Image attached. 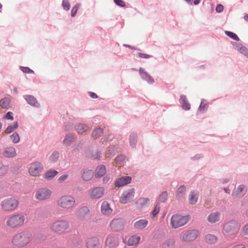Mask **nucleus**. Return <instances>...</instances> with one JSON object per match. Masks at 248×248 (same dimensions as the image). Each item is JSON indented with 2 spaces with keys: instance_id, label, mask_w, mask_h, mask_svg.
<instances>
[{
  "instance_id": "1",
  "label": "nucleus",
  "mask_w": 248,
  "mask_h": 248,
  "mask_svg": "<svg viewBox=\"0 0 248 248\" xmlns=\"http://www.w3.org/2000/svg\"><path fill=\"white\" fill-rule=\"evenodd\" d=\"M32 240L31 234L26 232L16 233L12 239V244L17 247H24Z\"/></svg>"
},
{
  "instance_id": "2",
  "label": "nucleus",
  "mask_w": 248,
  "mask_h": 248,
  "mask_svg": "<svg viewBox=\"0 0 248 248\" xmlns=\"http://www.w3.org/2000/svg\"><path fill=\"white\" fill-rule=\"evenodd\" d=\"M25 216L20 213L10 216L7 219L6 225L11 228H18L22 226L25 221Z\"/></svg>"
},
{
  "instance_id": "3",
  "label": "nucleus",
  "mask_w": 248,
  "mask_h": 248,
  "mask_svg": "<svg viewBox=\"0 0 248 248\" xmlns=\"http://www.w3.org/2000/svg\"><path fill=\"white\" fill-rule=\"evenodd\" d=\"M59 207L63 209H70L76 205L75 199L70 195H62L57 202Z\"/></svg>"
},
{
  "instance_id": "4",
  "label": "nucleus",
  "mask_w": 248,
  "mask_h": 248,
  "mask_svg": "<svg viewBox=\"0 0 248 248\" xmlns=\"http://www.w3.org/2000/svg\"><path fill=\"white\" fill-rule=\"evenodd\" d=\"M19 205V202L15 198H9L3 200L0 206L2 210L5 212H11L16 210Z\"/></svg>"
},
{
  "instance_id": "5",
  "label": "nucleus",
  "mask_w": 248,
  "mask_h": 248,
  "mask_svg": "<svg viewBox=\"0 0 248 248\" xmlns=\"http://www.w3.org/2000/svg\"><path fill=\"white\" fill-rule=\"evenodd\" d=\"M188 220L189 217L187 216L174 215L171 218L170 225L172 228L176 229L185 225Z\"/></svg>"
},
{
  "instance_id": "6",
  "label": "nucleus",
  "mask_w": 248,
  "mask_h": 248,
  "mask_svg": "<svg viewBox=\"0 0 248 248\" xmlns=\"http://www.w3.org/2000/svg\"><path fill=\"white\" fill-rule=\"evenodd\" d=\"M69 227V225L67 221L59 220L51 224L50 228L55 232H63Z\"/></svg>"
},
{
  "instance_id": "7",
  "label": "nucleus",
  "mask_w": 248,
  "mask_h": 248,
  "mask_svg": "<svg viewBox=\"0 0 248 248\" xmlns=\"http://www.w3.org/2000/svg\"><path fill=\"white\" fill-rule=\"evenodd\" d=\"M52 191L46 187L38 189L35 194V198L39 201H45L49 199L52 195Z\"/></svg>"
},
{
  "instance_id": "8",
  "label": "nucleus",
  "mask_w": 248,
  "mask_h": 248,
  "mask_svg": "<svg viewBox=\"0 0 248 248\" xmlns=\"http://www.w3.org/2000/svg\"><path fill=\"white\" fill-rule=\"evenodd\" d=\"M105 194V189L102 186L95 187L90 190L89 196L93 200L99 199L103 197Z\"/></svg>"
},
{
  "instance_id": "9",
  "label": "nucleus",
  "mask_w": 248,
  "mask_h": 248,
  "mask_svg": "<svg viewBox=\"0 0 248 248\" xmlns=\"http://www.w3.org/2000/svg\"><path fill=\"white\" fill-rule=\"evenodd\" d=\"M42 164L38 162H33L30 165L29 172L31 176H36L43 170Z\"/></svg>"
},
{
  "instance_id": "10",
  "label": "nucleus",
  "mask_w": 248,
  "mask_h": 248,
  "mask_svg": "<svg viewBox=\"0 0 248 248\" xmlns=\"http://www.w3.org/2000/svg\"><path fill=\"white\" fill-rule=\"evenodd\" d=\"M135 192L133 188L124 191L120 198V201L122 203L126 204L132 201L134 197Z\"/></svg>"
},
{
  "instance_id": "11",
  "label": "nucleus",
  "mask_w": 248,
  "mask_h": 248,
  "mask_svg": "<svg viewBox=\"0 0 248 248\" xmlns=\"http://www.w3.org/2000/svg\"><path fill=\"white\" fill-rule=\"evenodd\" d=\"M124 224V221L122 219H114L110 222V227L113 231H118L123 228Z\"/></svg>"
},
{
  "instance_id": "12",
  "label": "nucleus",
  "mask_w": 248,
  "mask_h": 248,
  "mask_svg": "<svg viewBox=\"0 0 248 248\" xmlns=\"http://www.w3.org/2000/svg\"><path fill=\"white\" fill-rule=\"evenodd\" d=\"M198 236V231L192 230L183 233L182 234V239L185 241H190L195 240Z\"/></svg>"
},
{
  "instance_id": "13",
  "label": "nucleus",
  "mask_w": 248,
  "mask_h": 248,
  "mask_svg": "<svg viewBox=\"0 0 248 248\" xmlns=\"http://www.w3.org/2000/svg\"><path fill=\"white\" fill-rule=\"evenodd\" d=\"M247 189L245 186L240 185L233 190L232 196L234 198H238L243 196L246 193Z\"/></svg>"
},
{
  "instance_id": "14",
  "label": "nucleus",
  "mask_w": 248,
  "mask_h": 248,
  "mask_svg": "<svg viewBox=\"0 0 248 248\" xmlns=\"http://www.w3.org/2000/svg\"><path fill=\"white\" fill-rule=\"evenodd\" d=\"M131 181V178L129 176H124L118 179L115 182L116 187H121L129 184Z\"/></svg>"
},
{
  "instance_id": "15",
  "label": "nucleus",
  "mask_w": 248,
  "mask_h": 248,
  "mask_svg": "<svg viewBox=\"0 0 248 248\" xmlns=\"http://www.w3.org/2000/svg\"><path fill=\"white\" fill-rule=\"evenodd\" d=\"M24 98L30 105L36 108L40 106L39 103L33 96L26 95L24 96Z\"/></svg>"
},
{
  "instance_id": "16",
  "label": "nucleus",
  "mask_w": 248,
  "mask_h": 248,
  "mask_svg": "<svg viewBox=\"0 0 248 248\" xmlns=\"http://www.w3.org/2000/svg\"><path fill=\"white\" fill-rule=\"evenodd\" d=\"M149 200L147 198H140L136 202L137 208L138 209H141L148 205Z\"/></svg>"
},
{
  "instance_id": "17",
  "label": "nucleus",
  "mask_w": 248,
  "mask_h": 248,
  "mask_svg": "<svg viewBox=\"0 0 248 248\" xmlns=\"http://www.w3.org/2000/svg\"><path fill=\"white\" fill-rule=\"evenodd\" d=\"M101 213L105 215H108L112 213V209L107 202H103L101 207Z\"/></svg>"
},
{
  "instance_id": "18",
  "label": "nucleus",
  "mask_w": 248,
  "mask_h": 248,
  "mask_svg": "<svg viewBox=\"0 0 248 248\" xmlns=\"http://www.w3.org/2000/svg\"><path fill=\"white\" fill-rule=\"evenodd\" d=\"M148 224V221L145 219H140L136 221L134 225L135 228L137 229H143L145 228Z\"/></svg>"
},
{
  "instance_id": "19",
  "label": "nucleus",
  "mask_w": 248,
  "mask_h": 248,
  "mask_svg": "<svg viewBox=\"0 0 248 248\" xmlns=\"http://www.w3.org/2000/svg\"><path fill=\"white\" fill-rule=\"evenodd\" d=\"M16 155L15 149L12 147L6 148L3 152V155L6 157H13Z\"/></svg>"
},
{
  "instance_id": "20",
  "label": "nucleus",
  "mask_w": 248,
  "mask_h": 248,
  "mask_svg": "<svg viewBox=\"0 0 248 248\" xmlns=\"http://www.w3.org/2000/svg\"><path fill=\"white\" fill-rule=\"evenodd\" d=\"M106 173V169L104 165L98 166L95 170V176L97 178L102 177Z\"/></svg>"
},
{
  "instance_id": "21",
  "label": "nucleus",
  "mask_w": 248,
  "mask_h": 248,
  "mask_svg": "<svg viewBox=\"0 0 248 248\" xmlns=\"http://www.w3.org/2000/svg\"><path fill=\"white\" fill-rule=\"evenodd\" d=\"M88 248H95L99 245V240L97 238L89 239L86 242Z\"/></svg>"
},
{
  "instance_id": "22",
  "label": "nucleus",
  "mask_w": 248,
  "mask_h": 248,
  "mask_svg": "<svg viewBox=\"0 0 248 248\" xmlns=\"http://www.w3.org/2000/svg\"><path fill=\"white\" fill-rule=\"evenodd\" d=\"M140 240V236L133 235L130 237L127 241V245L130 246H136Z\"/></svg>"
},
{
  "instance_id": "23",
  "label": "nucleus",
  "mask_w": 248,
  "mask_h": 248,
  "mask_svg": "<svg viewBox=\"0 0 248 248\" xmlns=\"http://www.w3.org/2000/svg\"><path fill=\"white\" fill-rule=\"evenodd\" d=\"M219 216L220 214L218 212L212 213L208 216L207 220L209 222L214 223L219 220Z\"/></svg>"
},
{
  "instance_id": "24",
  "label": "nucleus",
  "mask_w": 248,
  "mask_h": 248,
  "mask_svg": "<svg viewBox=\"0 0 248 248\" xmlns=\"http://www.w3.org/2000/svg\"><path fill=\"white\" fill-rule=\"evenodd\" d=\"M182 108L185 110H189L190 108V104L187 102L185 96L182 95L180 100Z\"/></svg>"
},
{
  "instance_id": "25",
  "label": "nucleus",
  "mask_w": 248,
  "mask_h": 248,
  "mask_svg": "<svg viewBox=\"0 0 248 248\" xmlns=\"http://www.w3.org/2000/svg\"><path fill=\"white\" fill-rule=\"evenodd\" d=\"M10 99L8 97H5L0 101V106L2 108H8L10 107Z\"/></svg>"
},
{
  "instance_id": "26",
  "label": "nucleus",
  "mask_w": 248,
  "mask_h": 248,
  "mask_svg": "<svg viewBox=\"0 0 248 248\" xmlns=\"http://www.w3.org/2000/svg\"><path fill=\"white\" fill-rule=\"evenodd\" d=\"M93 176V172L91 170H87L84 171L82 173V178L85 181L90 180Z\"/></svg>"
},
{
  "instance_id": "27",
  "label": "nucleus",
  "mask_w": 248,
  "mask_h": 248,
  "mask_svg": "<svg viewBox=\"0 0 248 248\" xmlns=\"http://www.w3.org/2000/svg\"><path fill=\"white\" fill-rule=\"evenodd\" d=\"M58 172L57 170H50L45 173L44 176L46 179H51L54 177L58 174Z\"/></svg>"
},
{
  "instance_id": "28",
  "label": "nucleus",
  "mask_w": 248,
  "mask_h": 248,
  "mask_svg": "<svg viewBox=\"0 0 248 248\" xmlns=\"http://www.w3.org/2000/svg\"><path fill=\"white\" fill-rule=\"evenodd\" d=\"M236 50L248 57V49L241 44H239L236 46Z\"/></svg>"
},
{
  "instance_id": "29",
  "label": "nucleus",
  "mask_w": 248,
  "mask_h": 248,
  "mask_svg": "<svg viewBox=\"0 0 248 248\" xmlns=\"http://www.w3.org/2000/svg\"><path fill=\"white\" fill-rule=\"evenodd\" d=\"M205 241L209 244H213L217 242V238L215 235L209 234L206 235Z\"/></svg>"
},
{
  "instance_id": "30",
  "label": "nucleus",
  "mask_w": 248,
  "mask_h": 248,
  "mask_svg": "<svg viewBox=\"0 0 248 248\" xmlns=\"http://www.w3.org/2000/svg\"><path fill=\"white\" fill-rule=\"evenodd\" d=\"M88 129V127L85 124H79L76 126V130L78 133H82Z\"/></svg>"
},
{
  "instance_id": "31",
  "label": "nucleus",
  "mask_w": 248,
  "mask_h": 248,
  "mask_svg": "<svg viewBox=\"0 0 248 248\" xmlns=\"http://www.w3.org/2000/svg\"><path fill=\"white\" fill-rule=\"evenodd\" d=\"M198 194L194 192H191L189 196V202L191 204L196 203L198 200Z\"/></svg>"
},
{
  "instance_id": "32",
  "label": "nucleus",
  "mask_w": 248,
  "mask_h": 248,
  "mask_svg": "<svg viewBox=\"0 0 248 248\" xmlns=\"http://www.w3.org/2000/svg\"><path fill=\"white\" fill-rule=\"evenodd\" d=\"M186 191V187L183 186H181L178 189V190L177 191L176 195V197L177 198H181L182 197H183L184 195L185 194Z\"/></svg>"
},
{
  "instance_id": "33",
  "label": "nucleus",
  "mask_w": 248,
  "mask_h": 248,
  "mask_svg": "<svg viewBox=\"0 0 248 248\" xmlns=\"http://www.w3.org/2000/svg\"><path fill=\"white\" fill-rule=\"evenodd\" d=\"M18 126L17 122H15L13 125H9L4 131V133L9 134L15 130Z\"/></svg>"
},
{
  "instance_id": "34",
  "label": "nucleus",
  "mask_w": 248,
  "mask_h": 248,
  "mask_svg": "<svg viewBox=\"0 0 248 248\" xmlns=\"http://www.w3.org/2000/svg\"><path fill=\"white\" fill-rule=\"evenodd\" d=\"M74 137L72 135H67L63 140V144L66 146L69 145L74 141Z\"/></svg>"
},
{
  "instance_id": "35",
  "label": "nucleus",
  "mask_w": 248,
  "mask_h": 248,
  "mask_svg": "<svg viewBox=\"0 0 248 248\" xmlns=\"http://www.w3.org/2000/svg\"><path fill=\"white\" fill-rule=\"evenodd\" d=\"M137 136L136 134H132L130 136L129 141L130 145L132 147H134L136 145L137 141Z\"/></svg>"
},
{
  "instance_id": "36",
  "label": "nucleus",
  "mask_w": 248,
  "mask_h": 248,
  "mask_svg": "<svg viewBox=\"0 0 248 248\" xmlns=\"http://www.w3.org/2000/svg\"><path fill=\"white\" fill-rule=\"evenodd\" d=\"M208 103L206 101L203 100L201 102L200 106L199 108V110L201 112L204 111L207 109Z\"/></svg>"
},
{
  "instance_id": "37",
  "label": "nucleus",
  "mask_w": 248,
  "mask_h": 248,
  "mask_svg": "<svg viewBox=\"0 0 248 248\" xmlns=\"http://www.w3.org/2000/svg\"><path fill=\"white\" fill-rule=\"evenodd\" d=\"M225 33L228 36L230 37L234 40L237 41L239 40L238 37L233 32L229 31H225Z\"/></svg>"
},
{
  "instance_id": "38",
  "label": "nucleus",
  "mask_w": 248,
  "mask_h": 248,
  "mask_svg": "<svg viewBox=\"0 0 248 248\" xmlns=\"http://www.w3.org/2000/svg\"><path fill=\"white\" fill-rule=\"evenodd\" d=\"M10 138L12 141L15 143H17L19 141L20 138L19 135L17 133H14L10 136Z\"/></svg>"
},
{
  "instance_id": "39",
  "label": "nucleus",
  "mask_w": 248,
  "mask_h": 248,
  "mask_svg": "<svg viewBox=\"0 0 248 248\" xmlns=\"http://www.w3.org/2000/svg\"><path fill=\"white\" fill-rule=\"evenodd\" d=\"M103 134V129L99 128L93 130V136L95 138H97L102 135Z\"/></svg>"
},
{
  "instance_id": "40",
  "label": "nucleus",
  "mask_w": 248,
  "mask_h": 248,
  "mask_svg": "<svg viewBox=\"0 0 248 248\" xmlns=\"http://www.w3.org/2000/svg\"><path fill=\"white\" fill-rule=\"evenodd\" d=\"M88 155L93 160H98L100 158V154L99 152H95L94 153L91 155L88 154Z\"/></svg>"
},
{
  "instance_id": "41",
  "label": "nucleus",
  "mask_w": 248,
  "mask_h": 248,
  "mask_svg": "<svg viewBox=\"0 0 248 248\" xmlns=\"http://www.w3.org/2000/svg\"><path fill=\"white\" fill-rule=\"evenodd\" d=\"M168 193L166 191L163 192L159 196L158 200L161 202H164L167 200Z\"/></svg>"
},
{
  "instance_id": "42",
  "label": "nucleus",
  "mask_w": 248,
  "mask_h": 248,
  "mask_svg": "<svg viewBox=\"0 0 248 248\" xmlns=\"http://www.w3.org/2000/svg\"><path fill=\"white\" fill-rule=\"evenodd\" d=\"M59 156V155L57 152H54L50 157V161L51 162H54L57 160Z\"/></svg>"
},
{
  "instance_id": "43",
  "label": "nucleus",
  "mask_w": 248,
  "mask_h": 248,
  "mask_svg": "<svg viewBox=\"0 0 248 248\" xmlns=\"http://www.w3.org/2000/svg\"><path fill=\"white\" fill-rule=\"evenodd\" d=\"M62 6L65 10H68L70 9V4L68 0H63Z\"/></svg>"
},
{
  "instance_id": "44",
  "label": "nucleus",
  "mask_w": 248,
  "mask_h": 248,
  "mask_svg": "<svg viewBox=\"0 0 248 248\" xmlns=\"http://www.w3.org/2000/svg\"><path fill=\"white\" fill-rule=\"evenodd\" d=\"M142 78L147 80L149 83L152 84L154 82V80L153 78L149 75L148 74H146L145 76H143Z\"/></svg>"
},
{
  "instance_id": "45",
  "label": "nucleus",
  "mask_w": 248,
  "mask_h": 248,
  "mask_svg": "<svg viewBox=\"0 0 248 248\" xmlns=\"http://www.w3.org/2000/svg\"><path fill=\"white\" fill-rule=\"evenodd\" d=\"M21 70L24 72L26 73H33L34 72L31 69L28 67H21Z\"/></svg>"
},
{
  "instance_id": "46",
  "label": "nucleus",
  "mask_w": 248,
  "mask_h": 248,
  "mask_svg": "<svg viewBox=\"0 0 248 248\" xmlns=\"http://www.w3.org/2000/svg\"><path fill=\"white\" fill-rule=\"evenodd\" d=\"M137 56L139 58H142V59H148L151 57V56L149 55H148L147 54L141 53H138L137 54Z\"/></svg>"
},
{
  "instance_id": "47",
  "label": "nucleus",
  "mask_w": 248,
  "mask_h": 248,
  "mask_svg": "<svg viewBox=\"0 0 248 248\" xmlns=\"http://www.w3.org/2000/svg\"><path fill=\"white\" fill-rule=\"evenodd\" d=\"M159 211H160V207L158 205H156L155 206L154 210L152 212V215H153V217H155V216H156L159 213Z\"/></svg>"
},
{
  "instance_id": "48",
  "label": "nucleus",
  "mask_w": 248,
  "mask_h": 248,
  "mask_svg": "<svg viewBox=\"0 0 248 248\" xmlns=\"http://www.w3.org/2000/svg\"><path fill=\"white\" fill-rule=\"evenodd\" d=\"M124 159L125 157L124 156L120 155L116 157L115 160L116 163L120 164L121 162L124 161Z\"/></svg>"
},
{
  "instance_id": "49",
  "label": "nucleus",
  "mask_w": 248,
  "mask_h": 248,
  "mask_svg": "<svg viewBox=\"0 0 248 248\" xmlns=\"http://www.w3.org/2000/svg\"><path fill=\"white\" fill-rule=\"evenodd\" d=\"M78 9V5H75L72 9L71 10V16L72 17H74L76 15L77 11Z\"/></svg>"
},
{
  "instance_id": "50",
  "label": "nucleus",
  "mask_w": 248,
  "mask_h": 248,
  "mask_svg": "<svg viewBox=\"0 0 248 248\" xmlns=\"http://www.w3.org/2000/svg\"><path fill=\"white\" fill-rule=\"evenodd\" d=\"M114 2L118 6L122 7L125 6V3L123 0H114Z\"/></svg>"
},
{
  "instance_id": "51",
  "label": "nucleus",
  "mask_w": 248,
  "mask_h": 248,
  "mask_svg": "<svg viewBox=\"0 0 248 248\" xmlns=\"http://www.w3.org/2000/svg\"><path fill=\"white\" fill-rule=\"evenodd\" d=\"M6 172V168L5 166L0 164V176L4 175Z\"/></svg>"
},
{
  "instance_id": "52",
  "label": "nucleus",
  "mask_w": 248,
  "mask_h": 248,
  "mask_svg": "<svg viewBox=\"0 0 248 248\" xmlns=\"http://www.w3.org/2000/svg\"><path fill=\"white\" fill-rule=\"evenodd\" d=\"M68 176L67 174L62 175L58 178V181L60 183L62 182L67 179Z\"/></svg>"
},
{
  "instance_id": "53",
  "label": "nucleus",
  "mask_w": 248,
  "mask_h": 248,
  "mask_svg": "<svg viewBox=\"0 0 248 248\" xmlns=\"http://www.w3.org/2000/svg\"><path fill=\"white\" fill-rule=\"evenodd\" d=\"M224 7L222 4H218L216 8V10L217 13L222 12L223 10Z\"/></svg>"
},
{
  "instance_id": "54",
  "label": "nucleus",
  "mask_w": 248,
  "mask_h": 248,
  "mask_svg": "<svg viewBox=\"0 0 248 248\" xmlns=\"http://www.w3.org/2000/svg\"><path fill=\"white\" fill-rule=\"evenodd\" d=\"M5 118L7 120H13V113L11 112H8L5 115Z\"/></svg>"
},
{
  "instance_id": "55",
  "label": "nucleus",
  "mask_w": 248,
  "mask_h": 248,
  "mask_svg": "<svg viewBox=\"0 0 248 248\" xmlns=\"http://www.w3.org/2000/svg\"><path fill=\"white\" fill-rule=\"evenodd\" d=\"M80 213H85V214H88L89 213V210L86 207H83L79 210Z\"/></svg>"
},
{
  "instance_id": "56",
  "label": "nucleus",
  "mask_w": 248,
  "mask_h": 248,
  "mask_svg": "<svg viewBox=\"0 0 248 248\" xmlns=\"http://www.w3.org/2000/svg\"><path fill=\"white\" fill-rule=\"evenodd\" d=\"M139 73L142 77L143 76H145L146 74H148L143 69L141 68L139 69Z\"/></svg>"
},
{
  "instance_id": "57",
  "label": "nucleus",
  "mask_w": 248,
  "mask_h": 248,
  "mask_svg": "<svg viewBox=\"0 0 248 248\" xmlns=\"http://www.w3.org/2000/svg\"><path fill=\"white\" fill-rule=\"evenodd\" d=\"M243 232L246 235H248V225L244 226L243 229Z\"/></svg>"
},
{
  "instance_id": "58",
  "label": "nucleus",
  "mask_w": 248,
  "mask_h": 248,
  "mask_svg": "<svg viewBox=\"0 0 248 248\" xmlns=\"http://www.w3.org/2000/svg\"><path fill=\"white\" fill-rule=\"evenodd\" d=\"M89 95L91 97L93 98H97L98 97V96L97 94L93 92H90Z\"/></svg>"
},
{
  "instance_id": "59",
  "label": "nucleus",
  "mask_w": 248,
  "mask_h": 248,
  "mask_svg": "<svg viewBox=\"0 0 248 248\" xmlns=\"http://www.w3.org/2000/svg\"><path fill=\"white\" fill-rule=\"evenodd\" d=\"M233 248H246L243 245H238L233 247Z\"/></svg>"
},
{
  "instance_id": "60",
  "label": "nucleus",
  "mask_w": 248,
  "mask_h": 248,
  "mask_svg": "<svg viewBox=\"0 0 248 248\" xmlns=\"http://www.w3.org/2000/svg\"><path fill=\"white\" fill-rule=\"evenodd\" d=\"M179 248H196L195 247H192V246H181Z\"/></svg>"
},
{
  "instance_id": "61",
  "label": "nucleus",
  "mask_w": 248,
  "mask_h": 248,
  "mask_svg": "<svg viewBox=\"0 0 248 248\" xmlns=\"http://www.w3.org/2000/svg\"><path fill=\"white\" fill-rule=\"evenodd\" d=\"M224 190L226 193H230V189L228 188H225Z\"/></svg>"
},
{
  "instance_id": "62",
  "label": "nucleus",
  "mask_w": 248,
  "mask_h": 248,
  "mask_svg": "<svg viewBox=\"0 0 248 248\" xmlns=\"http://www.w3.org/2000/svg\"><path fill=\"white\" fill-rule=\"evenodd\" d=\"M200 0H194V3L197 5L200 3Z\"/></svg>"
},
{
  "instance_id": "63",
  "label": "nucleus",
  "mask_w": 248,
  "mask_h": 248,
  "mask_svg": "<svg viewBox=\"0 0 248 248\" xmlns=\"http://www.w3.org/2000/svg\"><path fill=\"white\" fill-rule=\"evenodd\" d=\"M244 19L248 21V15H246L245 16H244Z\"/></svg>"
},
{
  "instance_id": "64",
  "label": "nucleus",
  "mask_w": 248,
  "mask_h": 248,
  "mask_svg": "<svg viewBox=\"0 0 248 248\" xmlns=\"http://www.w3.org/2000/svg\"><path fill=\"white\" fill-rule=\"evenodd\" d=\"M124 46H126V47H128V48H131V49H133V48L131 46H129V45H124Z\"/></svg>"
}]
</instances>
